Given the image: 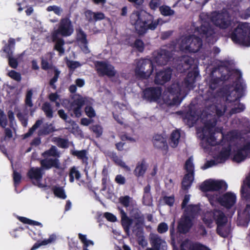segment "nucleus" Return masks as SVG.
Wrapping results in <instances>:
<instances>
[{
    "mask_svg": "<svg viewBox=\"0 0 250 250\" xmlns=\"http://www.w3.org/2000/svg\"><path fill=\"white\" fill-rule=\"evenodd\" d=\"M91 129L99 137L101 136L103 133V129L101 126L95 125L90 127Z\"/></svg>",
    "mask_w": 250,
    "mask_h": 250,
    "instance_id": "obj_49",
    "label": "nucleus"
},
{
    "mask_svg": "<svg viewBox=\"0 0 250 250\" xmlns=\"http://www.w3.org/2000/svg\"><path fill=\"white\" fill-rule=\"evenodd\" d=\"M185 168L187 173H190L193 175L194 165L193 163V158L190 157L186 162Z\"/></svg>",
    "mask_w": 250,
    "mask_h": 250,
    "instance_id": "obj_36",
    "label": "nucleus"
},
{
    "mask_svg": "<svg viewBox=\"0 0 250 250\" xmlns=\"http://www.w3.org/2000/svg\"><path fill=\"white\" fill-rule=\"evenodd\" d=\"M115 180L117 183L121 185L124 184L125 182V178L121 175H117Z\"/></svg>",
    "mask_w": 250,
    "mask_h": 250,
    "instance_id": "obj_58",
    "label": "nucleus"
},
{
    "mask_svg": "<svg viewBox=\"0 0 250 250\" xmlns=\"http://www.w3.org/2000/svg\"><path fill=\"white\" fill-rule=\"evenodd\" d=\"M164 201L167 205L171 206L174 203V199L172 196L165 197L164 198Z\"/></svg>",
    "mask_w": 250,
    "mask_h": 250,
    "instance_id": "obj_59",
    "label": "nucleus"
},
{
    "mask_svg": "<svg viewBox=\"0 0 250 250\" xmlns=\"http://www.w3.org/2000/svg\"><path fill=\"white\" fill-rule=\"evenodd\" d=\"M161 14L164 16H171L175 14L174 10L167 5H162L159 7Z\"/></svg>",
    "mask_w": 250,
    "mask_h": 250,
    "instance_id": "obj_32",
    "label": "nucleus"
},
{
    "mask_svg": "<svg viewBox=\"0 0 250 250\" xmlns=\"http://www.w3.org/2000/svg\"><path fill=\"white\" fill-rule=\"evenodd\" d=\"M199 119L198 116L193 115L190 113L188 114L186 118L185 119V122H186L189 126L193 125L195 122Z\"/></svg>",
    "mask_w": 250,
    "mask_h": 250,
    "instance_id": "obj_38",
    "label": "nucleus"
},
{
    "mask_svg": "<svg viewBox=\"0 0 250 250\" xmlns=\"http://www.w3.org/2000/svg\"><path fill=\"white\" fill-rule=\"evenodd\" d=\"M47 11L48 12L53 11L54 13L59 16L61 15L62 12V9L57 6H49L47 8Z\"/></svg>",
    "mask_w": 250,
    "mask_h": 250,
    "instance_id": "obj_46",
    "label": "nucleus"
},
{
    "mask_svg": "<svg viewBox=\"0 0 250 250\" xmlns=\"http://www.w3.org/2000/svg\"><path fill=\"white\" fill-rule=\"evenodd\" d=\"M115 163L122 167L124 168V169L126 171H130L131 168L127 166L125 163L121 159L117 158L115 159Z\"/></svg>",
    "mask_w": 250,
    "mask_h": 250,
    "instance_id": "obj_48",
    "label": "nucleus"
},
{
    "mask_svg": "<svg viewBox=\"0 0 250 250\" xmlns=\"http://www.w3.org/2000/svg\"><path fill=\"white\" fill-rule=\"evenodd\" d=\"M49 99L52 102L55 103L56 106L59 107L60 106V96L57 93H52L49 95Z\"/></svg>",
    "mask_w": 250,
    "mask_h": 250,
    "instance_id": "obj_39",
    "label": "nucleus"
},
{
    "mask_svg": "<svg viewBox=\"0 0 250 250\" xmlns=\"http://www.w3.org/2000/svg\"><path fill=\"white\" fill-rule=\"evenodd\" d=\"M56 235L55 234H52L49 236L48 238L45 239L41 242H38V243L35 244L32 248L31 250H35L41 246H45L48 244L54 243L56 241Z\"/></svg>",
    "mask_w": 250,
    "mask_h": 250,
    "instance_id": "obj_27",
    "label": "nucleus"
},
{
    "mask_svg": "<svg viewBox=\"0 0 250 250\" xmlns=\"http://www.w3.org/2000/svg\"><path fill=\"white\" fill-rule=\"evenodd\" d=\"M42 109L45 113L46 117L52 118L53 117V110L50 104L47 102L44 103L42 106Z\"/></svg>",
    "mask_w": 250,
    "mask_h": 250,
    "instance_id": "obj_34",
    "label": "nucleus"
},
{
    "mask_svg": "<svg viewBox=\"0 0 250 250\" xmlns=\"http://www.w3.org/2000/svg\"><path fill=\"white\" fill-rule=\"evenodd\" d=\"M173 47L169 50L163 48L160 51H155L152 57V60L144 59L139 60L135 68L136 76L141 79H147L151 75L154 67V64L164 65L170 59L168 52L172 51Z\"/></svg>",
    "mask_w": 250,
    "mask_h": 250,
    "instance_id": "obj_3",
    "label": "nucleus"
},
{
    "mask_svg": "<svg viewBox=\"0 0 250 250\" xmlns=\"http://www.w3.org/2000/svg\"><path fill=\"white\" fill-rule=\"evenodd\" d=\"M120 213L122 225L128 234L130 229H132L134 231L135 230V227L138 229L144 223V217L140 211H137L132 216V219H130L123 209L120 210Z\"/></svg>",
    "mask_w": 250,
    "mask_h": 250,
    "instance_id": "obj_8",
    "label": "nucleus"
},
{
    "mask_svg": "<svg viewBox=\"0 0 250 250\" xmlns=\"http://www.w3.org/2000/svg\"><path fill=\"white\" fill-rule=\"evenodd\" d=\"M168 229V226L165 223L160 224L158 227V231L159 233H162L166 232Z\"/></svg>",
    "mask_w": 250,
    "mask_h": 250,
    "instance_id": "obj_53",
    "label": "nucleus"
},
{
    "mask_svg": "<svg viewBox=\"0 0 250 250\" xmlns=\"http://www.w3.org/2000/svg\"><path fill=\"white\" fill-rule=\"evenodd\" d=\"M105 18V16L104 13L102 12L95 13L94 21L103 20Z\"/></svg>",
    "mask_w": 250,
    "mask_h": 250,
    "instance_id": "obj_60",
    "label": "nucleus"
},
{
    "mask_svg": "<svg viewBox=\"0 0 250 250\" xmlns=\"http://www.w3.org/2000/svg\"><path fill=\"white\" fill-rule=\"evenodd\" d=\"M181 250H210L206 246L198 243H191L188 240L184 241L181 245Z\"/></svg>",
    "mask_w": 250,
    "mask_h": 250,
    "instance_id": "obj_20",
    "label": "nucleus"
},
{
    "mask_svg": "<svg viewBox=\"0 0 250 250\" xmlns=\"http://www.w3.org/2000/svg\"><path fill=\"white\" fill-rule=\"evenodd\" d=\"M206 16L204 14L201 15L202 19L201 26L200 28H197L195 32L196 33H200L203 38H205L206 41L210 43H213L217 40V36L213 29L209 26L208 21H204L202 18Z\"/></svg>",
    "mask_w": 250,
    "mask_h": 250,
    "instance_id": "obj_12",
    "label": "nucleus"
},
{
    "mask_svg": "<svg viewBox=\"0 0 250 250\" xmlns=\"http://www.w3.org/2000/svg\"><path fill=\"white\" fill-rule=\"evenodd\" d=\"M160 4V0H151L149 3V6L151 9L155 10Z\"/></svg>",
    "mask_w": 250,
    "mask_h": 250,
    "instance_id": "obj_54",
    "label": "nucleus"
},
{
    "mask_svg": "<svg viewBox=\"0 0 250 250\" xmlns=\"http://www.w3.org/2000/svg\"><path fill=\"white\" fill-rule=\"evenodd\" d=\"M147 168L146 163L144 161H141L137 164L134 170V173L137 177L143 176Z\"/></svg>",
    "mask_w": 250,
    "mask_h": 250,
    "instance_id": "obj_29",
    "label": "nucleus"
},
{
    "mask_svg": "<svg viewBox=\"0 0 250 250\" xmlns=\"http://www.w3.org/2000/svg\"><path fill=\"white\" fill-rule=\"evenodd\" d=\"M19 219L21 222H22V223H25V224H28L33 225L41 226H42V224L40 223H39L38 222L32 221V220L28 219L25 217H19Z\"/></svg>",
    "mask_w": 250,
    "mask_h": 250,
    "instance_id": "obj_45",
    "label": "nucleus"
},
{
    "mask_svg": "<svg viewBox=\"0 0 250 250\" xmlns=\"http://www.w3.org/2000/svg\"><path fill=\"white\" fill-rule=\"evenodd\" d=\"M217 212H221L220 210H214V212H206L203 217V221L204 223L208 227H211V224L213 223V221L215 220L216 221L217 218L219 217L221 218L217 213Z\"/></svg>",
    "mask_w": 250,
    "mask_h": 250,
    "instance_id": "obj_21",
    "label": "nucleus"
},
{
    "mask_svg": "<svg viewBox=\"0 0 250 250\" xmlns=\"http://www.w3.org/2000/svg\"><path fill=\"white\" fill-rule=\"evenodd\" d=\"M180 137V134L178 131H173L170 137V145L173 147H176L179 143Z\"/></svg>",
    "mask_w": 250,
    "mask_h": 250,
    "instance_id": "obj_31",
    "label": "nucleus"
},
{
    "mask_svg": "<svg viewBox=\"0 0 250 250\" xmlns=\"http://www.w3.org/2000/svg\"><path fill=\"white\" fill-rule=\"evenodd\" d=\"M193 180V175L190 173H187L182 182L183 188L185 189H187L189 188Z\"/></svg>",
    "mask_w": 250,
    "mask_h": 250,
    "instance_id": "obj_30",
    "label": "nucleus"
},
{
    "mask_svg": "<svg viewBox=\"0 0 250 250\" xmlns=\"http://www.w3.org/2000/svg\"><path fill=\"white\" fill-rule=\"evenodd\" d=\"M161 19L153 20L146 11L140 9L134 11L130 16V23L139 35H143L147 30H154Z\"/></svg>",
    "mask_w": 250,
    "mask_h": 250,
    "instance_id": "obj_4",
    "label": "nucleus"
},
{
    "mask_svg": "<svg viewBox=\"0 0 250 250\" xmlns=\"http://www.w3.org/2000/svg\"><path fill=\"white\" fill-rule=\"evenodd\" d=\"M33 96V92L32 90H28L27 91L26 94V98H25V104L26 105L31 107L33 106V104L32 102V97Z\"/></svg>",
    "mask_w": 250,
    "mask_h": 250,
    "instance_id": "obj_41",
    "label": "nucleus"
},
{
    "mask_svg": "<svg viewBox=\"0 0 250 250\" xmlns=\"http://www.w3.org/2000/svg\"><path fill=\"white\" fill-rule=\"evenodd\" d=\"M120 201L125 207L129 206L130 203L134 204V201L132 199L128 196L121 197L120 198Z\"/></svg>",
    "mask_w": 250,
    "mask_h": 250,
    "instance_id": "obj_42",
    "label": "nucleus"
},
{
    "mask_svg": "<svg viewBox=\"0 0 250 250\" xmlns=\"http://www.w3.org/2000/svg\"><path fill=\"white\" fill-rule=\"evenodd\" d=\"M95 12L90 10H87L85 12V16L86 19L90 22L94 21Z\"/></svg>",
    "mask_w": 250,
    "mask_h": 250,
    "instance_id": "obj_52",
    "label": "nucleus"
},
{
    "mask_svg": "<svg viewBox=\"0 0 250 250\" xmlns=\"http://www.w3.org/2000/svg\"><path fill=\"white\" fill-rule=\"evenodd\" d=\"M217 213L221 217V218L218 217L216 219L217 232L223 237H228L231 232L230 223L228 222L227 218L222 212H217Z\"/></svg>",
    "mask_w": 250,
    "mask_h": 250,
    "instance_id": "obj_13",
    "label": "nucleus"
},
{
    "mask_svg": "<svg viewBox=\"0 0 250 250\" xmlns=\"http://www.w3.org/2000/svg\"><path fill=\"white\" fill-rule=\"evenodd\" d=\"M69 176L70 182L73 183L74 181V178L79 179L80 178L81 175L77 168L75 167H73L70 170Z\"/></svg>",
    "mask_w": 250,
    "mask_h": 250,
    "instance_id": "obj_37",
    "label": "nucleus"
},
{
    "mask_svg": "<svg viewBox=\"0 0 250 250\" xmlns=\"http://www.w3.org/2000/svg\"><path fill=\"white\" fill-rule=\"evenodd\" d=\"M152 248L146 250H166L167 246L166 242L161 239L157 235L152 234L150 236Z\"/></svg>",
    "mask_w": 250,
    "mask_h": 250,
    "instance_id": "obj_19",
    "label": "nucleus"
},
{
    "mask_svg": "<svg viewBox=\"0 0 250 250\" xmlns=\"http://www.w3.org/2000/svg\"><path fill=\"white\" fill-rule=\"evenodd\" d=\"M8 75L11 78L17 81H20L21 80V77L20 73L14 71L12 70L8 73Z\"/></svg>",
    "mask_w": 250,
    "mask_h": 250,
    "instance_id": "obj_50",
    "label": "nucleus"
},
{
    "mask_svg": "<svg viewBox=\"0 0 250 250\" xmlns=\"http://www.w3.org/2000/svg\"><path fill=\"white\" fill-rule=\"evenodd\" d=\"M228 188L227 183L219 180L209 179L205 181L201 186L203 191L226 190Z\"/></svg>",
    "mask_w": 250,
    "mask_h": 250,
    "instance_id": "obj_14",
    "label": "nucleus"
},
{
    "mask_svg": "<svg viewBox=\"0 0 250 250\" xmlns=\"http://www.w3.org/2000/svg\"><path fill=\"white\" fill-rule=\"evenodd\" d=\"M199 76L195 70L189 72L184 83H173L161 94L160 88H149L144 91V97L150 101H156L160 104H179L186 96L188 90L193 89L194 83Z\"/></svg>",
    "mask_w": 250,
    "mask_h": 250,
    "instance_id": "obj_2",
    "label": "nucleus"
},
{
    "mask_svg": "<svg viewBox=\"0 0 250 250\" xmlns=\"http://www.w3.org/2000/svg\"><path fill=\"white\" fill-rule=\"evenodd\" d=\"M231 39L235 43L250 46V25L247 23L239 24L231 35Z\"/></svg>",
    "mask_w": 250,
    "mask_h": 250,
    "instance_id": "obj_7",
    "label": "nucleus"
},
{
    "mask_svg": "<svg viewBox=\"0 0 250 250\" xmlns=\"http://www.w3.org/2000/svg\"><path fill=\"white\" fill-rule=\"evenodd\" d=\"M215 114L204 111L200 116V119L204 124L203 128L197 129L198 137L202 140V145L204 149H209V146L216 145L219 137L223 138V142L229 145L228 148H224L216 156L217 163L225 161L230 155V150L233 149V160L237 163L243 161L250 156V139L239 137L236 131H232L224 136L221 128H215L216 120Z\"/></svg>",
    "mask_w": 250,
    "mask_h": 250,
    "instance_id": "obj_1",
    "label": "nucleus"
},
{
    "mask_svg": "<svg viewBox=\"0 0 250 250\" xmlns=\"http://www.w3.org/2000/svg\"><path fill=\"white\" fill-rule=\"evenodd\" d=\"M213 109H215L216 110V114L218 116H222L225 111V108L224 107H222V109H219L218 107L215 108L214 106L211 107Z\"/></svg>",
    "mask_w": 250,
    "mask_h": 250,
    "instance_id": "obj_61",
    "label": "nucleus"
},
{
    "mask_svg": "<svg viewBox=\"0 0 250 250\" xmlns=\"http://www.w3.org/2000/svg\"><path fill=\"white\" fill-rule=\"evenodd\" d=\"M74 31V29L71 21L68 18L61 19L58 25L57 28H54L51 34L55 39L57 36L67 37L70 36Z\"/></svg>",
    "mask_w": 250,
    "mask_h": 250,
    "instance_id": "obj_10",
    "label": "nucleus"
},
{
    "mask_svg": "<svg viewBox=\"0 0 250 250\" xmlns=\"http://www.w3.org/2000/svg\"><path fill=\"white\" fill-rule=\"evenodd\" d=\"M13 179L15 185L16 186L18 185L21 181V175L18 172L14 171L13 173Z\"/></svg>",
    "mask_w": 250,
    "mask_h": 250,
    "instance_id": "obj_56",
    "label": "nucleus"
},
{
    "mask_svg": "<svg viewBox=\"0 0 250 250\" xmlns=\"http://www.w3.org/2000/svg\"><path fill=\"white\" fill-rule=\"evenodd\" d=\"M77 39L83 52L85 53L89 52L87 46V42L86 39V35L83 31L82 30L78 31Z\"/></svg>",
    "mask_w": 250,
    "mask_h": 250,
    "instance_id": "obj_22",
    "label": "nucleus"
},
{
    "mask_svg": "<svg viewBox=\"0 0 250 250\" xmlns=\"http://www.w3.org/2000/svg\"><path fill=\"white\" fill-rule=\"evenodd\" d=\"M95 67L99 75L112 77L116 74L114 67L108 63L97 62L95 63Z\"/></svg>",
    "mask_w": 250,
    "mask_h": 250,
    "instance_id": "obj_16",
    "label": "nucleus"
},
{
    "mask_svg": "<svg viewBox=\"0 0 250 250\" xmlns=\"http://www.w3.org/2000/svg\"><path fill=\"white\" fill-rule=\"evenodd\" d=\"M42 167L44 169H49L52 167H54L57 168L60 167V164L59 160L57 159H48L46 158L42 160L41 162Z\"/></svg>",
    "mask_w": 250,
    "mask_h": 250,
    "instance_id": "obj_24",
    "label": "nucleus"
},
{
    "mask_svg": "<svg viewBox=\"0 0 250 250\" xmlns=\"http://www.w3.org/2000/svg\"><path fill=\"white\" fill-rule=\"evenodd\" d=\"M59 116L64 120H66L67 118V116L63 110L60 109L58 112Z\"/></svg>",
    "mask_w": 250,
    "mask_h": 250,
    "instance_id": "obj_62",
    "label": "nucleus"
},
{
    "mask_svg": "<svg viewBox=\"0 0 250 250\" xmlns=\"http://www.w3.org/2000/svg\"><path fill=\"white\" fill-rule=\"evenodd\" d=\"M71 153L72 155L77 156L83 162H86L87 160V152L85 150H73Z\"/></svg>",
    "mask_w": 250,
    "mask_h": 250,
    "instance_id": "obj_33",
    "label": "nucleus"
},
{
    "mask_svg": "<svg viewBox=\"0 0 250 250\" xmlns=\"http://www.w3.org/2000/svg\"><path fill=\"white\" fill-rule=\"evenodd\" d=\"M189 199H190L189 195H187L185 196V198L184 199V200L183 201L182 205L183 208H185V209H186L188 207V206L186 207V206H187V204L188 203V202L189 201Z\"/></svg>",
    "mask_w": 250,
    "mask_h": 250,
    "instance_id": "obj_63",
    "label": "nucleus"
},
{
    "mask_svg": "<svg viewBox=\"0 0 250 250\" xmlns=\"http://www.w3.org/2000/svg\"><path fill=\"white\" fill-rule=\"evenodd\" d=\"M85 112L87 116L89 117H94L96 114L94 109L91 106H86L85 108Z\"/></svg>",
    "mask_w": 250,
    "mask_h": 250,
    "instance_id": "obj_51",
    "label": "nucleus"
},
{
    "mask_svg": "<svg viewBox=\"0 0 250 250\" xmlns=\"http://www.w3.org/2000/svg\"><path fill=\"white\" fill-rule=\"evenodd\" d=\"M53 54L48 53L42 58V68L44 70L51 69L52 67V58Z\"/></svg>",
    "mask_w": 250,
    "mask_h": 250,
    "instance_id": "obj_26",
    "label": "nucleus"
},
{
    "mask_svg": "<svg viewBox=\"0 0 250 250\" xmlns=\"http://www.w3.org/2000/svg\"><path fill=\"white\" fill-rule=\"evenodd\" d=\"M199 207L197 205H188L185 209L184 213L178 225V230L180 232H188L194 223V216L198 212Z\"/></svg>",
    "mask_w": 250,
    "mask_h": 250,
    "instance_id": "obj_5",
    "label": "nucleus"
},
{
    "mask_svg": "<svg viewBox=\"0 0 250 250\" xmlns=\"http://www.w3.org/2000/svg\"><path fill=\"white\" fill-rule=\"evenodd\" d=\"M66 64L67 66L72 70H74L75 69L78 68L82 65V64L79 62L70 60H68L67 61Z\"/></svg>",
    "mask_w": 250,
    "mask_h": 250,
    "instance_id": "obj_44",
    "label": "nucleus"
},
{
    "mask_svg": "<svg viewBox=\"0 0 250 250\" xmlns=\"http://www.w3.org/2000/svg\"><path fill=\"white\" fill-rule=\"evenodd\" d=\"M134 47L139 51L142 52L144 49V43L141 40H137L134 43Z\"/></svg>",
    "mask_w": 250,
    "mask_h": 250,
    "instance_id": "obj_55",
    "label": "nucleus"
},
{
    "mask_svg": "<svg viewBox=\"0 0 250 250\" xmlns=\"http://www.w3.org/2000/svg\"><path fill=\"white\" fill-rule=\"evenodd\" d=\"M54 76L53 78L50 80V84L52 86L54 89L56 88V86L54 85V83L57 82L58 79L59 78V75L60 74V71H59L57 69H54Z\"/></svg>",
    "mask_w": 250,
    "mask_h": 250,
    "instance_id": "obj_47",
    "label": "nucleus"
},
{
    "mask_svg": "<svg viewBox=\"0 0 250 250\" xmlns=\"http://www.w3.org/2000/svg\"><path fill=\"white\" fill-rule=\"evenodd\" d=\"M42 123V120L37 121L33 126L29 129V131L24 135V137L27 138L31 136Z\"/></svg>",
    "mask_w": 250,
    "mask_h": 250,
    "instance_id": "obj_40",
    "label": "nucleus"
},
{
    "mask_svg": "<svg viewBox=\"0 0 250 250\" xmlns=\"http://www.w3.org/2000/svg\"><path fill=\"white\" fill-rule=\"evenodd\" d=\"M43 155L44 157H47L50 156H56L58 155V153L56 148L55 146H52L49 150L44 152L43 153Z\"/></svg>",
    "mask_w": 250,
    "mask_h": 250,
    "instance_id": "obj_43",
    "label": "nucleus"
},
{
    "mask_svg": "<svg viewBox=\"0 0 250 250\" xmlns=\"http://www.w3.org/2000/svg\"><path fill=\"white\" fill-rule=\"evenodd\" d=\"M3 51L7 54L6 57L8 58L10 66L14 68H16L18 66V62L16 59L13 56V51L7 47H5L3 48Z\"/></svg>",
    "mask_w": 250,
    "mask_h": 250,
    "instance_id": "obj_28",
    "label": "nucleus"
},
{
    "mask_svg": "<svg viewBox=\"0 0 250 250\" xmlns=\"http://www.w3.org/2000/svg\"><path fill=\"white\" fill-rule=\"evenodd\" d=\"M42 168H35L33 167L28 172V175L30 178L33 179L34 184L38 186L40 188H43L45 185L43 184H41L40 181L42 177Z\"/></svg>",
    "mask_w": 250,
    "mask_h": 250,
    "instance_id": "obj_18",
    "label": "nucleus"
},
{
    "mask_svg": "<svg viewBox=\"0 0 250 250\" xmlns=\"http://www.w3.org/2000/svg\"><path fill=\"white\" fill-rule=\"evenodd\" d=\"M104 216L106 218V219L110 222H115L117 220V218L115 215L112 214V213L106 212L104 214Z\"/></svg>",
    "mask_w": 250,
    "mask_h": 250,
    "instance_id": "obj_57",
    "label": "nucleus"
},
{
    "mask_svg": "<svg viewBox=\"0 0 250 250\" xmlns=\"http://www.w3.org/2000/svg\"><path fill=\"white\" fill-rule=\"evenodd\" d=\"M73 99L74 101L69 106H64L69 112H73L76 117H79L82 114V107L88 100L87 98H83L79 95L74 96Z\"/></svg>",
    "mask_w": 250,
    "mask_h": 250,
    "instance_id": "obj_15",
    "label": "nucleus"
},
{
    "mask_svg": "<svg viewBox=\"0 0 250 250\" xmlns=\"http://www.w3.org/2000/svg\"><path fill=\"white\" fill-rule=\"evenodd\" d=\"M178 46L179 50L185 52H196L202 46V41L195 35L183 36L178 41Z\"/></svg>",
    "mask_w": 250,
    "mask_h": 250,
    "instance_id": "obj_6",
    "label": "nucleus"
},
{
    "mask_svg": "<svg viewBox=\"0 0 250 250\" xmlns=\"http://www.w3.org/2000/svg\"><path fill=\"white\" fill-rule=\"evenodd\" d=\"M211 20L215 26L221 29H229L234 24L229 13L226 11L212 13Z\"/></svg>",
    "mask_w": 250,
    "mask_h": 250,
    "instance_id": "obj_9",
    "label": "nucleus"
},
{
    "mask_svg": "<svg viewBox=\"0 0 250 250\" xmlns=\"http://www.w3.org/2000/svg\"><path fill=\"white\" fill-rule=\"evenodd\" d=\"M53 192L57 197L64 199L66 198V195L63 188L62 187H55L53 188Z\"/></svg>",
    "mask_w": 250,
    "mask_h": 250,
    "instance_id": "obj_35",
    "label": "nucleus"
},
{
    "mask_svg": "<svg viewBox=\"0 0 250 250\" xmlns=\"http://www.w3.org/2000/svg\"><path fill=\"white\" fill-rule=\"evenodd\" d=\"M208 199L212 206L214 205V202H217L222 206L229 208L236 203V196L234 193L228 192L220 197L217 195H211Z\"/></svg>",
    "mask_w": 250,
    "mask_h": 250,
    "instance_id": "obj_11",
    "label": "nucleus"
},
{
    "mask_svg": "<svg viewBox=\"0 0 250 250\" xmlns=\"http://www.w3.org/2000/svg\"><path fill=\"white\" fill-rule=\"evenodd\" d=\"M58 145L62 147H65L67 146V142L63 139H60L58 141Z\"/></svg>",
    "mask_w": 250,
    "mask_h": 250,
    "instance_id": "obj_64",
    "label": "nucleus"
},
{
    "mask_svg": "<svg viewBox=\"0 0 250 250\" xmlns=\"http://www.w3.org/2000/svg\"><path fill=\"white\" fill-rule=\"evenodd\" d=\"M153 144L156 147L167 151V145L166 139L161 135H156L153 137Z\"/></svg>",
    "mask_w": 250,
    "mask_h": 250,
    "instance_id": "obj_23",
    "label": "nucleus"
},
{
    "mask_svg": "<svg viewBox=\"0 0 250 250\" xmlns=\"http://www.w3.org/2000/svg\"><path fill=\"white\" fill-rule=\"evenodd\" d=\"M51 39L55 42L54 49L59 52L60 55L63 54L64 52V48H63L64 40L59 36H57V38L55 39L52 34L51 35Z\"/></svg>",
    "mask_w": 250,
    "mask_h": 250,
    "instance_id": "obj_25",
    "label": "nucleus"
},
{
    "mask_svg": "<svg viewBox=\"0 0 250 250\" xmlns=\"http://www.w3.org/2000/svg\"><path fill=\"white\" fill-rule=\"evenodd\" d=\"M172 71L170 68L162 70L157 72L154 82L159 84H163L171 79Z\"/></svg>",
    "mask_w": 250,
    "mask_h": 250,
    "instance_id": "obj_17",
    "label": "nucleus"
}]
</instances>
